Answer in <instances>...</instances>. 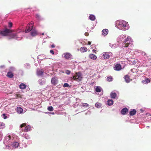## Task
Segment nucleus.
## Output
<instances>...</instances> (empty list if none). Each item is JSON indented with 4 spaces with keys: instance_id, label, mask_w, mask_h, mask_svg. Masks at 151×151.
<instances>
[{
    "instance_id": "nucleus-1",
    "label": "nucleus",
    "mask_w": 151,
    "mask_h": 151,
    "mask_svg": "<svg viewBox=\"0 0 151 151\" xmlns=\"http://www.w3.org/2000/svg\"><path fill=\"white\" fill-rule=\"evenodd\" d=\"M128 23L124 20L117 21L116 23V26L117 28L122 30H127L128 28Z\"/></svg>"
},
{
    "instance_id": "nucleus-2",
    "label": "nucleus",
    "mask_w": 151,
    "mask_h": 151,
    "mask_svg": "<svg viewBox=\"0 0 151 151\" xmlns=\"http://www.w3.org/2000/svg\"><path fill=\"white\" fill-rule=\"evenodd\" d=\"M82 79V75L80 72L76 73L72 78V80H74L77 81H81Z\"/></svg>"
},
{
    "instance_id": "nucleus-3",
    "label": "nucleus",
    "mask_w": 151,
    "mask_h": 151,
    "mask_svg": "<svg viewBox=\"0 0 151 151\" xmlns=\"http://www.w3.org/2000/svg\"><path fill=\"white\" fill-rule=\"evenodd\" d=\"M13 32L14 31L12 30L6 28L3 31L0 32V35L4 36H7L9 35V33Z\"/></svg>"
},
{
    "instance_id": "nucleus-4",
    "label": "nucleus",
    "mask_w": 151,
    "mask_h": 151,
    "mask_svg": "<svg viewBox=\"0 0 151 151\" xmlns=\"http://www.w3.org/2000/svg\"><path fill=\"white\" fill-rule=\"evenodd\" d=\"M124 40V45L123 47H127L129 45L131 40V38L130 37L128 36L127 38H125Z\"/></svg>"
},
{
    "instance_id": "nucleus-5",
    "label": "nucleus",
    "mask_w": 151,
    "mask_h": 151,
    "mask_svg": "<svg viewBox=\"0 0 151 151\" xmlns=\"http://www.w3.org/2000/svg\"><path fill=\"white\" fill-rule=\"evenodd\" d=\"M30 24H27L26 29L25 32L26 33H27L30 32L31 31H32L33 28V26H30Z\"/></svg>"
},
{
    "instance_id": "nucleus-6",
    "label": "nucleus",
    "mask_w": 151,
    "mask_h": 151,
    "mask_svg": "<svg viewBox=\"0 0 151 151\" xmlns=\"http://www.w3.org/2000/svg\"><path fill=\"white\" fill-rule=\"evenodd\" d=\"M51 82L52 84L56 85L58 83V78L56 77H53L52 78L51 80Z\"/></svg>"
},
{
    "instance_id": "nucleus-7",
    "label": "nucleus",
    "mask_w": 151,
    "mask_h": 151,
    "mask_svg": "<svg viewBox=\"0 0 151 151\" xmlns=\"http://www.w3.org/2000/svg\"><path fill=\"white\" fill-rule=\"evenodd\" d=\"M64 58L66 59H71L72 57L71 55L69 53H65L63 54Z\"/></svg>"
},
{
    "instance_id": "nucleus-8",
    "label": "nucleus",
    "mask_w": 151,
    "mask_h": 151,
    "mask_svg": "<svg viewBox=\"0 0 151 151\" xmlns=\"http://www.w3.org/2000/svg\"><path fill=\"white\" fill-rule=\"evenodd\" d=\"M122 67L121 65L119 64H116L114 68V69L116 71H119L121 69Z\"/></svg>"
},
{
    "instance_id": "nucleus-9",
    "label": "nucleus",
    "mask_w": 151,
    "mask_h": 151,
    "mask_svg": "<svg viewBox=\"0 0 151 151\" xmlns=\"http://www.w3.org/2000/svg\"><path fill=\"white\" fill-rule=\"evenodd\" d=\"M6 76L8 78H11L14 77V75L13 73L11 71H9L7 73Z\"/></svg>"
},
{
    "instance_id": "nucleus-10",
    "label": "nucleus",
    "mask_w": 151,
    "mask_h": 151,
    "mask_svg": "<svg viewBox=\"0 0 151 151\" xmlns=\"http://www.w3.org/2000/svg\"><path fill=\"white\" fill-rule=\"evenodd\" d=\"M30 34L33 37L37 35V31L34 29L32 30Z\"/></svg>"
},
{
    "instance_id": "nucleus-11",
    "label": "nucleus",
    "mask_w": 151,
    "mask_h": 151,
    "mask_svg": "<svg viewBox=\"0 0 151 151\" xmlns=\"http://www.w3.org/2000/svg\"><path fill=\"white\" fill-rule=\"evenodd\" d=\"M128 109L127 108H124L121 110V114L122 115H125L128 112Z\"/></svg>"
},
{
    "instance_id": "nucleus-12",
    "label": "nucleus",
    "mask_w": 151,
    "mask_h": 151,
    "mask_svg": "<svg viewBox=\"0 0 151 151\" xmlns=\"http://www.w3.org/2000/svg\"><path fill=\"white\" fill-rule=\"evenodd\" d=\"M17 111L19 114H21L23 113V109L20 107H18L17 108Z\"/></svg>"
},
{
    "instance_id": "nucleus-13",
    "label": "nucleus",
    "mask_w": 151,
    "mask_h": 151,
    "mask_svg": "<svg viewBox=\"0 0 151 151\" xmlns=\"http://www.w3.org/2000/svg\"><path fill=\"white\" fill-rule=\"evenodd\" d=\"M124 78L126 82L127 83H129L131 80H130L129 76L128 75H126L124 77Z\"/></svg>"
},
{
    "instance_id": "nucleus-14",
    "label": "nucleus",
    "mask_w": 151,
    "mask_h": 151,
    "mask_svg": "<svg viewBox=\"0 0 151 151\" xmlns=\"http://www.w3.org/2000/svg\"><path fill=\"white\" fill-rule=\"evenodd\" d=\"M89 57L90 58L93 60H96L97 58L96 56L93 54H90Z\"/></svg>"
},
{
    "instance_id": "nucleus-15",
    "label": "nucleus",
    "mask_w": 151,
    "mask_h": 151,
    "mask_svg": "<svg viewBox=\"0 0 151 151\" xmlns=\"http://www.w3.org/2000/svg\"><path fill=\"white\" fill-rule=\"evenodd\" d=\"M87 50V48L86 47H82L80 48V51L82 52H86Z\"/></svg>"
},
{
    "instance_id": "nucleus-16",
    "label": "nucleus",
    "mask_w": 151,
    "mask_h": 151,
    "mask_svg": "<svg viewBox=\"0 0 151 151\" xmlns=\"http://www.w3.org/2000/svg\"><path fill=\"white\" fill-rule=\"evenodd\" d=\"M102 35H106L108 33V30L107 29H104L103 30Z\"/></svg>"
},
{
    "instance_id": "nucleus-17",
    "label": "nucleus",
    "mask_w": 151,
    "mask_h": 151,
    "mask_svg": "<svg viewBox=\"0 0 151 151\" xmlns=\"http://www.w3.org/2000/svg\"><path fill=\"white\" fill-rule=\"evenodd\" d=\"M109 55L107 53H104L103 55V57L104 59H107L109 58Z\"/></svg>"
},
{
    "instance_id": "nucleus-18",
    "label": "nucleus",
    "mask_w": 151,
    "mask_h": 151,
    "mask_svg": "<svg viewBox=\"0 0 151 151\" xmlns=\"http://www.w3.org/2000/svg\"><path fill=\"white\" fill-rule=\"evenodd\" d=\"M136 113V110L135 109H133L132 111H130L129 114L131 116H133L135 115Z\"/></svg>"
},
{
    "instance_id": "nucleus-19",
    "label": "nucleus",
    "mask_w": 151,
    "mask_h": 151,
    "mask_svg": "<svg viewBox=\"0 0 151 151\" xmlns=\"http://www.w3.org/2000/svg\"><path fill=\"white\" fill-rule=\"evenodd\" d=\"M19 143L17 142H14L13 143L12 145L15 148L17 147L19 145Z\"/></svg>"
},
{
    "instance_id": "nucleus-20",
    "label": "nucleus",
    "mask_w": 151,
    "mask_h": 151,
    "mask_svg": "<svg viewBox=\"0 0 151 151\" xmlns=\"http://www.w3.org/2000/svg\"><path fill=\"white\" fill-rule=\"evenodd\" d=\"M26 86L24 83H22L19 85V87L21 89H24L26 88Z\"/></svg>"
},
{
    "instance_id": "nucleus-21",
    "label": "nucleus",
    "mask_w": 151,
    "mask_h": 151,
    "mask_svg": "<svg viewBox=\"0 0 151 151\" xmlns=\"http://www.w3.org/2000/svg\"><path fill=\"white\" fill-rule=\"evenodd\" d=\"M30 126L29 125H28L25 128L24 130V132H27L29 131L30 129Z\"/></svg>"
},
{
    "instance_id": "nucleus-22",
    "label": "nucleus",
    "mask_w": 151,
    "mask_h": 151,
    "mask_svg": "<svg viewBox=\"0 0 151 151\" xmlns=\"http://www.w3.org/2000/svg\"><path fill=\"white\" fill-rule=\"evenodd\" d=\"M150 80L149 78H146L145 80L142 81V83H150Z\"/></svg>"
},
{
    "instance_id": "nucleus-23",
    "label": "nucleus",
    "mask_w": 151,
    "mask_h": 151,
    "mask_svg": "<svg viewBox=\"0 0 151 151\" xmlns=\"http://www.w3.org/2000/svg\"><path fill=\"white\" fill-rule=\"evenodd\" d=\"M43 73V71H41L40 70H38L37 71V74L38 76H42Z\"/></svg>"
},
{
    "instance_id": "nucleus-24",
    "label": "nucleus",
    "mask_w": 151,
    "mask_h": 151,
    "mask_svg": "<svg viewBox=\"0 0 151 151\" xmlns=\"http://www.w3.org/2000/svg\"><path fill=\"white\" fill-rule=\"evenodd\" d=\"M110 96L111 98L115 99L116 96V94L115 93H111Z\"/></svg>"
},
{
    "instance_id": "nucleus-25",
    "label": "nucleus",
    "mask_w": 151,
    "mask_h": 151,
    "mask_svg": "<svg viewBox=\"0 0 151 151\" xmlns=\"http://www.w3.org/2000/svg\"><path fill=\"white\" fill-rule=\"evenodd\" d=\"M125 38H126V37L124 35H123L122 37H120L119 38L120 41L122 42V43H124Z\"/></svg>"
},
{
    "instance_id": "nucleus-26",
    "label": "nucleus",
    "mask_w": 151,
    "mask_h": 151,
    "mask_svg": "<svg viewBox=\"0 0 151 151\" xmlns=\"http://www.w3.org/2000/svg\"><path fill=\"white\" fill-rule=\"evenodd\" d=\"M11 139V136L10 135L9 136H6L5 137V140L4 141V143H5V142L6 141L7 142L10 139Z\"/></svg>"
},
{
    "instance_id": "nucleus-27",
    "label": "nucleus",
    "mask_w": 151,
    "mask_h": 151,
    "mask_svg": "<svg viewBox=\"0 0 151 151\" xmlns=\"http://www.w3.org/2000/svg\"><path fill=\"white\" fill-rule=\"evenodd\" d=\"M89 19L92 21H94L95 19V17L93 15H91L89 16Z\"/></svg>"
},
{
    "instance_id": "nucleus-28",
    "label": "nucleus",
    "mask_w": 151,
    "mask_h": 151,
    "mask_svg": "<svg viewBox=\"0 0 151 151\" xmlns=\"http://www.w3.org/2000/svg\"><path fill=\"white\" fill-rule=\"evenodd\" d=\"M102 106L101 104L97 102L95 104V106L97 108H100Z\"/></svg>"
},
{
    "instance_id": "nucleus-29",
    "label": "nucleus",
    "mask_w": 151,
    "mask_h": 151,
    "mask_svg": "<svg viewBox=\"0 0 151 151\" xmlns=\"http://www.w3.org/2000/svg\"><path fill=\"white\" fill-rule=\"evenodd\" d=\"M113 101L112 100H109L108 101V104L109 106L113 104Z\"/></svg>"
},
{
    "instance_id": "nucleus-30",
    "label": "nucleus",
    "mask_w": 151,
    "mask_h": 151,
    "mask_svg": "<svg viewBox=\"0 0 151 151\" xmlns=\"http://www.w3.org/2000/svg\"><path fill=\"white\" fill-rule=\"evenodd\" d=\"M5 126V124L3 122H0V129H3L4 128Z\"/></svg>"
},
{
    "instance_id": "nucleus-31",
    "label": "nucleus",
    "mask_w": 151,
    "mask_h": 151,
    "mask_svg": "<svg viewBox=\"0 0 151 151\" xmlns=\"http://www.w3.org/2000/svg\"><path fill=\"white\" fill-rule=\"evenodd\" d=\"M10 36L12 38H15L17 37L16 33H12L11 34Z\"/></svg>"
},
{
    "instance_id": "nucleus-32",
    "label": "nucleus",
    "mask_w": 151,
    "mask_h": 151,
    "mask_svg": "<svg viewBox=\"0 0 151 151\" xmlns=\"http://www.w3.org/2000/svg\"><path fill=\"white\" fill-rule=\"evenodd\" d=\"M15 96H16V99L19 98H22V95L20 94H15Z\"/></svg>"
},
{
    "instance_id": "nucleus-33",
    "label": "nucleus",
    "mask_w": 151,
    "mask_h": 151,
    "mask_svg": "<svg viewBox=\"0 0 151 151\" xmlns=\"http://www.w3.org/2000/svg\"><path fill=\"white\" fill-rule=\"evenodd\" d=\"M107 80L108 81L110 82L112 81L113 78L111 76H109L107 78Z\"/></svg>"
},
{
    "instance_id": "nucleus-34",
    "label": "nucleus",
    "mask_w": 151,
    "mask_h": 151,
    "mask_svg": "<svg viewBox=\"0 0 151 151\" xmlns=\"http://www.w3.org/2000/svg\"><path fill=\"white\" fill-rule=\"evenodd\" d=\"M47 109L50 111H52L54 110V109L52 106H49L48 107Z\"/></svg>"
},
{
    "instance_id": "nucleus-35",
    "label": "nucleus",
    "mask_w": 151,
    "mask_h": 151,
    "mask_svg": "<svg viewBox=\"0 0 151 151\" xmlns=\"http://www.w3.org/2000/svg\"><path fill=\"white\" fill-rule=\"evenodd\" d=\"M96 91L98 92H100L101 90L100 87L97 86L96 88Z\"/></svg>"
},
{
    "instance_id": "nucleus-36",
    "label": "nucleus",
    "mask_w": 151,
    "mask_h": 151,
    "mask_svg": "<svg viewBox=\"0 0 151 151\" xmlns=\"http://www.w3.org/2000/svg\"><path fill=\"white\" fill-rule=\"evenodd\" d=\"M81 106L83 107H87L89 106V105L86 103H82Z\"/></svg>"
},
{
    "instance_id": "nucleus-37",
    "label": "nucleus",
    "mask_w": 151,
    "mask_h": 151,
    "mask_svg": "<svg viewBox=\"0 0 151 151\" xmlns=\"http://www.w3.org/2000/svg\"><path fill=\"white\" fill-rule=\"evenodd\" d=\"M26 123H23L20 126V127L22 128L24 127H25L26 125Z\"/></svg>"
},
{
    "instance_id": "nucleus-38",
    "label": "nucleus",
    "mask_w": 151,
    "mask_h": 151,
    "mask_svg": "<svg viewBox=\"0 0 151 151\" xmlns=\"http://www.w3.org/2000/svg\"><path fill=\"white\" fill-rule=\"evenodd\" d=\"M2 117L4 118V119H6L7 118V116H6V114H3L2 115Z\"/></svg>"
},
{
    "instance_id": "nucleus-39",
    "label": "nucleus",
    "mask_w": 151,
    "mask_h": 151,
    "mask_svg": "<svg viewBox=\"0 0 151 151\" xmlns=\"http://www.w3.org/2000/svg\"><path fill=\"white\" fill-rule=\"evenodd\" d=\"M69 86V84L67 83H65L63 86V87H67Z\"/></svg>"
},
{
    "instance_id": "nucleus-40",
    "label": "nucleus",
    "mask_w": 151,
    "mask_h": 151,
    "mask_svg": "<svg viewBox=\"0 0 151 151\" xmlns=\"http://www.w3.org/2000/svg\"><path fill=\"white\" fill-rule=\"evenodd\" d=\"M13 24L12 22H9V27L10 28H11Z\"/></svg>"
},
{
    "instance_id": "nucleus-41",
    "label": "nucleus",
    "mask_w": 151,
    "mask_h": 151,
    "mask_svg": "<svg viewBox=\"0 0 151 151\" xmlns=\"http://www.w3.org/2000/svg\"><path fill=\"white\" fill-rule=\"evenodd\" d=\"M66 73L69 75V74H70V72L69 71V70H66Z\"/></svg>"
},
{
    "instance_id": "nucleus-42",
    "label": "nucleus",
    "mask_w": 151,
    "mask_h": 151,
    "mask_svg": "<svg viewBox=\"0 0 151 151\" xmlns=\"http://www.w3.org/2000/svg\"><path fill=\"white\" fill-rule=\"evenodd\" d=\"M36 17L38 19H40V16L38 14H36Z\"/></svg>"
},
{
    "instance_id": "nucleus-43",
    "label": "nucleus",
    "mask_w": 151,
    "mask_h": 151,
    "mask_svg": "<svg viewBox=\"0 0 151 151\" xmlns=\"http://www.w3.org/2000/svg\"><path fill=\"white\" fill-rule=\"evenodd\" d=\"M50 52L52 54V55H54V52L53 50H50Z\"/></svg>"
},
{
    "instance_id": "nucleus-44",
    "label": "nucleus",
    "mask_w": 151,
    "mask_h": 151,
    "mask_svg": "<svg viewBox=\"0 0 151 151\" xmlns=\"http://www.w3.org/2000/svg\"><path fill=\"white\" fill-rule=\"evenodd\" d=\"M29 24H30V26H33V27L34 23L33 22H31Z\"/></svg>"
},
{
    "instance_id": "nucleus-45",
    "label": "nucleus",
    "mask_w": 151,
    "mask_h": 151,
    "mask_svg": "<svg viewBox=\"0 0 151 151\" xmlns=\"http://www.w3.org/2000/svg\"><path fill=\"white\" fill-rule=\"evenodd\" d=\"M92 51L93 52H94L95 53H96V50H95V49H93Z\"/></svg>"
},
{
    "instance_id": "nucleus-46",
    "label": "nucleus",
    "mask_w": 151,
    "mask_h": 151,
    "mask_svg": "<svg viewBox=\"0 0 151 151\" xmlns=\"http://www.w3.org/2000/svg\"><path fill=\"white\" fill-rule=\"evenodd\" d=\"M51 47L52 48H54L55 47L54 45H51Z\"/></svg>"
},
{
    "instance_id": "nucleus-47",
    "label": "nucleus",
    "mask_w": 151,
    "mask_h": 151,
    "mask_svg": "<svg viewBox=\"0 0 151 151\" xmlns=\"http://www.w3.org/2000/svg\"><path fill=\"white\" fill-rule=\"evenodd\" d=\"M91 44V42L89 41L88 42V45H90Z\"/></svg>"
},
{
    "instance_id": "nucleus-48",
    "label": "nucleus",
    "mask_w": 151,
    "mask_h": 151,
    "mask_svg": "<svg viewBox=\"0 0 151 151\" xmlns=\"http://www.w3.org/2000/svg\"><path fill=\"white\" fill-rule=\"evenodd\" d=\"M136 63V61H135V60H134V61H133V63H133V64H134V63Z\"/></svg>"
},
{
    "instance_id": "nucleus-49",
    "label": "nucleus",
    "mask_w": 151,
    "mask_h": 151,
    "mask_svg": "<svg viewBox=\"0 0 151 151\" xmlns=\"http://www.w3.org/2000/svg\"><path fill=\"white\" fill-rule=\"evenodd\" d=\"M142 54L144 55H145V53L144 52H142Z\"/></svg>"
},
{
    "instance_id": "nucleus-50",
    "label": "nucleus",
    "mask_w": 151,
    "mask_h": 151,
    "mask_svg": "<svg viewBox=\"0 0 151 151\" xmlns=\"http://www.w3.org/2000/svg\"><path fill=\"white\" fill-rule=\"evenodd\" d=\"M42 35H44V33H42Z\"/></svg>"
},
{
    "instance_id": "nucleus-51",
    "label": "nucleus",
    "mask_w": 151,
    "mask_h": 151,
    "mask_svg": "<svg viewBox=\"0 0 151 151\" xmlns=\"http://www.w3.org/2000/svg\"><path fill=\"white\" fill-rule=\"evenodd\" d=\"M6 147H7L8 148L9 147V146L8 145H7V146Z\"/></svg>"
},
{
    "instance_id": "nucleus-52",
    "label": "nucleus",
    "mask_w": 151,
    "mask_h": 151,
    "mask_svg": "<svg viewBox=\"0 0 151 151\" xmlns=\"http://www.w3.org/2000/svg\"><path fill=\"white\" fill-rule=\"evenodd\" d=\"M52 114H54V112H53V113H52Z\"/></svg>"
},
{
    "instance_id": "nucleus-53",
    "label": "nucleus",
    "mask_w": 151,
    "mask_h": 151,
    "mask_svg": "<svg viewBox=\"0 0 151 151\" xmlns=\"http://www.w3.org/2000/svg\"><path fill=\"white\" fill-rule=\"evenodd\" d=\"M86 35H87V34H86V36H87Z\"/></svg>"
},
{
    "instance_id": "nucleus-54",
    "label": "nucleus",
    "mask_w": 151,
    "mask_h": 151,
    "mask_svg": "<svg viewBox=\"0 0 151 151\" xmlns=\"http://www.w3.org/2000/svg\"><path fill=\"white\" fill-rule=\"evenodd\" d=\"M86 35H87V34H86V36H87Z\"/></svg>"
}]
</instances>
